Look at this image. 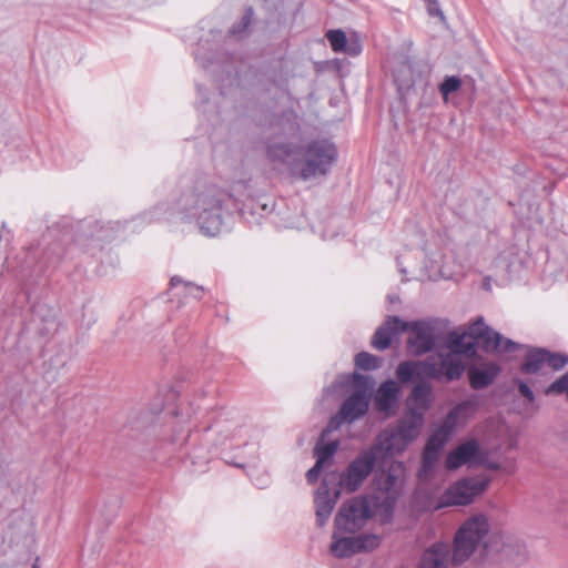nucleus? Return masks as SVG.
I'll list each match as a JSON object with an SVG mask.
<instances>
[{"mask_svg": "<svg viewBox=\"0 0 568 568\" xmlns=\"http://www.w3.org/2000/svg\"><path fill=\"white\" fill-rule=\"evenodd\" d=\"M83 241H84V240H83V237H82V236H80V235H79V236H77V239L74 240V243H72V244L68 247V250H67V254H71V253H73V252L78 248V246H79V245H81V244L83 243Z\"/></svg>", "mask_w": 568, "mask_h": 568, "instance_id": "nucleus-44", "label": "nucleus"}, {"mask_svg": "<svg viewBox=\"0 0 568 568\" xmlns=\"http://www.w3.org/2000/svg\"><path fill=\"white\" fill-rule=\"evenodd\" d=\"M433 400L432 385L427 382H420L413 387L409 394V412L420 413L424 417V413L430 408Z\"/></svg>", "mask_w": 568, "mask_h": 568, "instance_id": "nucleus-23", "label": "nucleus"}, {"mask_svg": "<svg viewBox=\"0 0 568 568\" xmlns=\"http://www.w3.org/2000/svg\"><path fill=\"white\" fill-rule=\"evenodd\" d=\"M426 2L428 14L432 17H438L440 20H444L445 17L443 11L439 8L437 0H424Z\"/></svg>", "mask_w": 568, "mask_h": 568, "instance_id": "nucleus-40", "label": "nucleus"}, {"mask_svg": "<svg viewBox=\"0 0 568 568\" xmlns=\"http://www.w3.org/2000/svg\"><path fill=\"white\" fill-rule=\"evenodd\" d=\"M369 400L371 398L361 393H352L343 402L338 413L331 418L329 427L337 428L343 423L351 424L362 418L368 412Z\"/></svg>", "mask_w": 568, "mask_h": 568, "instance_id": "nucleus-11", "label": "nucleus"}, {"mask_svg": "<svg viewBox=\"0 0 568 568\" xmlns=\"http://www.w3.org/2000/svg\"><path fill=\"white\" fill-rule=\"evenodd\" d=\"M352 378L354 385L353 393H361L363 396L371 398L374 387V381L372 377L362 375L359 373H354Z\"/></svg>", "mask_w": 568, "mask_h": 568, "instance_id": "nucleus-29", "label": "nucleus"}, {"mask_svg": "<svg viewBox=\"0 0 568 568\" xmlns=\"http://www.w3.org/2000/svg\"><path fill=\"white\" fill-rule=\"evenodd\" d=\"M379 463L372 450L363 449L339 475V488L347 493H355Z\"/></svg>", "mask_w": 568, "mask_h": 568, "instance_id": "nucleus-6", "label": "nucleus"}, {"mask_svg": "<svg viewBox=\"0 0 568 568\" xmlns=\"http://www.w3.org/2000/svg\"><path fill=\"white\" fill-rule=\"evenodd\" d=\"M231 201V193L216 184L197 182L192 189L181 194L171 210L165 204H159L150 214L144 213L124 224L111 223L110 229L123 227L135 231L138 225L165 220L195 222L202 234L215 236L221 232L225 210Z\"/></svg>", "mask_w": 568, "mask_h": 568, "instance_id": "nucleus-1", "label": "nucleus"}, {"mask_svg": "<svg viewBox=\"0 0 568 568\" xmlns=\"http://www.w3.org/2000/svg\"><path fill=\"white\" fill-rule=\"evenodd\" d=\"M519 348V344L515 343L509 338H505L503 336V341L500 342V346L497 348H486L487 352H503V353H513Z\"/></svg>", "mask_w": 568, "mask_h": 568, "instance_id": "nucleus-39", "label": "nucleus"}, {"mask_svg": "<svg viewBox=\"0 0 568 568\" xmlns=\"http://www.w3.org/2000/svg\"><path fill=\"white\" fill-rule=\"evenodd\" d=\"M348 531H339L335 528L329 546L331 554L336 558H348L357 552L369 551L379 546V537L374 534L357 536H343Z\"/></svg>", "mask_w": 568, "mask_h": 568, "instance_id": "nucleus-8", "label": "nucleus"}, {"mask_svg": "<svg viewBox=\"0 0 568 568\" xmlns=\"http://www.w3.org/2000/svg\"><path fill=\"white\" fill-rule=\"evenodd\" d=\"M448 348L453 354L474 356L476 354L475 342L467 335V333L458 334L453 332L448 335Z\"/></svg>", "mask_w": 568, "mask_h": 568, "instance_id": "nucleus-24", "label": "nucleus"}, {"mask_svg": "<svg viewBox=\"0 0 568 568\" xmlns=\"http://www.w3.org/2000/svg\"><path fill=\"white\" fill-rule=\"evenodd\" d=\"M500 367L496 363H487L480 367H470L468 378L471 388L483 389L488 387L497 378Z\"/></svg>", "mask_w": 568, "mask_h": 568, "instance_id": "nucleus-22", "label": "nucleus"}, {"mask_svg": "<svg viewBox=\"0 0 568 568\" xmlns=\"http://www.w3.org/2000/svg\"><path fill=\"white\" fill-rule=\"evenodd\" d=\"M381 358L367 352H361L355 356V366L362 371H375L381 366Z\"/></svg>", "mask_w": 568, "mask_h": 568, "instance_id": "nucleus-30", "label": "nucleus"}, {"mask_svg": "<svg viewBox=\"0 0 568 568\" xmlns=\"http://www.w3.org/2000/svg\"><path fill=\"white\" fill-rule=\"evenodd\" d=\"M196 88H197V92H199V94H200V95H202V87H201V85H197Z\"/></svg>", "mask_w": 568, "mask_h": 568, "instance_id": "nucleus-48", "label": "nucleus"}, {"mask_svg": "<svg viewBox=\"0 0 568 568\" xmlns=\"http://www.w3.org/2000/svg\"><path fill=\"white\" fill-rule=\"evenodd\" d=\"M224 430L227 433V437L240 439L245 443L247 428L244 425H235V423H231V425L227 426Z\"/></svg>", "mask_w": 568, "mask_h": 568, "instance_id": "nucleus-36", "label": "nucleus"}, {"mask_svg": "<svg viewBox=\"0 0 568 568\" xmlns=\"http://www.w3.org/2000/svg\"><path fill=\"white\" fill-rule=\"evenodd\" d=\"M476 409L477 402L475 399L463 400L448 412L438 429L450 437L458 424L459 418L468 417L469 415L474 414Z\"/></svg>", "mask_w": 568, "mask_h": 568, "instance_id": "nucleus-21", "label": "nucleus"}, {"mask_svg": "<svg viewBox=\"0 0 568 568\" xmlns=\"http://www.w3.org/2000/svg\"><path fill=\"white\" fill-rule=\"evenodd\" d=\"M406 447V445H402V439L392 427L382 430L368 449L382 463L388 457L402 453Z\"/></svg>", "mask_w": 568, "mask_h": 568, "instance_id": "nucleus-15", "label": "nucleus"}, {"mask_svg": "<svg viewBox=\"0 0 568 568\" xmlns=\"http://www.w3.org/2000/svg\"><path fill=\"white\" fill-rule=\"evenodd\" d=\"M547 356L546 358V365L551 367L555 371L564 368L568 363V356L564 354H557L551 353L549 351H546Z\"/></svg>", "mask_w": 568, "mask_h": 568, "instance_id": "nucleus-35", "label": "nucleus"}, {"mask_svg": "<svg viewBox=\"0 0 568 568\" xmlns=\"http://www.w3.org/2000/svg\"><path fill=\"white\" fill-rule=\"evenodd\" d=\"M106 239H109V235H106V233L104 231V227L101 226L100 230L95 234H92L91 241L92 242H94V241H103V240H106Z\"/></svg>", "mask_w": 568, "mask_h": 568, "instance_id": "nucleus-43", "label": "nucleus"}, {"mask_svg": "<svg viewBox=\"0 0 568 568\" xmlns=\"http://www.w3.org/2000/svg\"><path fill=\"white\" fill-rule=\"evenodd\" d=\"M483 545L487 554L510 556L513 539L500 531H491L488 517L481 513L468 517L457 529L453 540V564L467 561Z\"/></svg>", "mask_w": 568, "mask_h": 568, "instance_id": "nucleus-3", "label": "nucleus"}, {"mask_svg": "<svg viewBox=\"0 0 568 568\" xmlns=\"http://www.w3.org/2000/svg\"><path fill=\"white\" fill-rule=\"evenodd\" d=\"M297 124L293 113L283 114L274 124V132L278 135L291 136L297 132Z\"/></svg>", "mask_w": 568, "mask_h": 568, "instance_id": "nucleus-27", "label": "nucleus"}, {"mask_svg": "<svg viewBox=\"0 0 568 568\" xmlns=\"http://www.w3.org/2000/svg\"><path fill=\"white\" fill-rule=\"evenodd\" d=\"M460 85L462 81L458 77H446L439 85V92L442 93L443 98L447 100L448 95L453 92H456Z\"/></svg>", "mask_w": 568, "mask_h": 568, "instance_id": "nucleus-33", "label": "nucleus"}, {"mask_svg": "<svg viewBox=\"0 0 568 568\" xmlns=\"http://www.w3.org/2000/svg\"><path fill=\"white\" fill-rule=\"evenodd\" d=\"M519 393L528 400L534 402L535 395L531 388L523 381H517Z\"/></svg>", "mask_w": 568, "mask_h": 568, "instance_id": "nucleus-42", "label": "nucleus"}, {"mask_svg": "<svg viewBox=\"0 0 568 568\" xmlns=\"http://www.w3.org/2000/svg\"><path fill=\"white\" fill-rule=\"evenodd\" d=\"M263 210H264V211L268 210L267 204H263Z\"/></svg>", "mask_w": 568, "mask_h": 568, "instance_id": "nucleus-49", "label": "nucleus"}, {"mask_svg": "<svg viewBox=\"0 0 568 568\" xmlns=\"http://www.w3.org/2000/svg\"><path fill=\"white\" fill-rule=\"evenodd\" d=\"M545 356H547L546 349L542 348L529 352L521 365V372L524 374L537 373L544 365H546Z\"/></svg>", "mask_w": 568, "mask_h": 568, "instance_id": "nucleus-26", "label": "nucleus"}, {"mask_svg": "<svg viewBox=\"0 0 568 568\" xmlns=\"http://www.w3.org/2000/svg\"><path fill=\"white\" fill-rule=\"evenodd\" d=\"M267 158L276 166H283L303 181L326 175L337 159V149L327 139H317L306 145L288 142H271Z\"/></svg>", "mask_w": 568, "mask_h": 568, "instance_id": "nucleus-2", "label": "nucleus"}, {"mask_svg": "<svg viewBox=\"0 0 568 568\" xmlns=\"http://www.w3.org/2000/svg\"><path fill=\"white\" fill-rule=\"evenodd\" d=\"M485 466L487 469H490V470H498L499 469V464L496 463V462H488L487 460V454L485 453V464L483 465Z\"/></svg>", "mask_w": 568, "mask_h": 568, "instance_id": "nucleus-45", "label": "nucleus"}, {"mask_svg": "<svg viewBox=\"0 0 568 568\" xmlns=\"http://www.w3.org/2000/svg\"><path fill=\"white\" fill-rule=\"evenodd\" d=\"M342 488L339 486L328 487V478L325 477L317 488L314 504L316 508V521L320 527H323L332 515V511L339 498Z\"/></svg>", "mask_w": 568, "mask_h": 568, "instance_id": "nucleus-13", "label": "nucleus"}, {"mask_svg": "<svg viewBox=\"0 0 568 568\" xmlns=\"http://www.w3.org/2000/svg\"><path fill=\"white\" fill-rule=\"evenodd\" d=\"M326 39L328 40L334 52H342L351 57H356L362 52L363 49L362 43L356 36L348 39L345 32L341 29L327 31Z\"/></svg>", "mask_w": 568, "mask_h": 568, "instance_id": "nucleus-19", "label": "nucleus"}, {"mask_svg": "<svg viewBox=\"0 0 568 568\" xmlns=\"http://www.w3.org/2000/svg\"><path fill=\"white\" fill-rule=\"evenodd\" d=\"M412 73V70L408 65H405L400 70L397 71V73L395 74V82L397 83L398 85V90L402 91V90H405V89H409L412 85H413V79L409 77V79H402V73Z\"/></svg>", "mask_w": 568, "mask_h": 568, "instance_id": "nucleus-37", "label": "nucleus"}, {"mask_svg": "<svg viewBox=\"0 0 568 568\" xmlns=\"http://www.w3.org/2000/svg\"><path fill=\"white\" fill-rule=\"evenodd\" d=\"M486 478H463L450 485L439 497L437 508L450 506H466L473 503L476 496L480 495L488 487Z\"/></svg>", "mask_w": 568, "mask_h": 568, "instance_id": "nucleus-7", "label": "nucleus"}, {"mask_svg": "<svg viewBox=\"0 0 568 568\" xmlns=\"http://www.w3.org/2000/svg\"><path fill=\"white\" fill-rule=\"evenodd\" d=\"M466 333L476 346L483 344L485 351L499 347L503 341V335L487 326L481 317L471 323Z\"/></svg>", "mask_w": 568, "mask_h": 568, "instance_id": "nucleus-17", "label": "nucleus"}, {"mask_svg": "<svg viewBox=\"0 0 568 568\" xmlns=\"http://www.w3.org/2000/svg\"><path fill=\"white\" fill-rule=\"evenodd\" d=\"M485 464V452L480 448L477 439L470 438L459 444L449 452L445 459V467L448 470H456L464 465L468 467L481 466Z\"/></svg>", "mask_w": 568, "mask_h": 568, "instance_id": "nucleus-10", "label": "nucleus"}, {"mask_svg": "<svg viewBox=\"0 0 568 568\" xmlns=\"http://www.w3.org/2000/svg\"><path fill=\"white\" fill-rule=\"evenodd\" d=\"M399 387L393 379L383 382L375 395V407L379 413L390 416L394 413V406L398 400Z\"/></svg>", "mask_w": 568, "mask_h": 568, "instance_id": "nucleus-18", "label": "nucleus"}, {"mask_svg": "<svg viewBox=\"0 0 568 568\" xmlns=\"http://www.w3.org/2000/svg\"><path fill=\"white\" fill-rule=\"evenodd\" d=\"M252 16H253V9L252 8H247L245 10V13L243 14L242 17V20H241V23L239 26H234L232 29H231V33L233 36H236V34H240L242 31L246 30L247 27L250 26L251 23V20H252Z\"/></svg>", "mask_w": 568, "mask_h": 568, "instance_id": "nucleus-38", "label": "nucleus"}, {"mask_svg": "<svg viewBox=\"0 0 568 568\" xmlns=\"http://www.w3.org/2000/svg\"><path fill=\"white\" fill-rule=\"evenodd\" d=\"M408 328V323L402 321L398 316H389L386 322L377 328L373 338L372 346L378 351L389 347L392 338Z\"/></svg>", "mask_w": 568, "mask_h": 568, "instance_id": "nucleus-16", "label": "nucleus"}, {"mask_svg": "<svg viewBox=\"0 0 568 568\" xmlns=\"http://www.w3.org/2000/svg\"><path fill=\"white\" fill-rule=\"evenodd\" d=\"M407 331L412 335L407 339V346L414 355H423L433 351L435 346V332L430 323L424 321L407 322Z\"/></svg>", "mask_w": 568, "mask_h": 568, "instance_id": "nucleus-12", "label": "nucleus"}, {"mask_svg": "<svg viewBox=\"0 0 568 568\" xmlns=\"http://www.w3.org/2000/svg\"><path fill=\"white\" fill-rule=\"evenodd\" d=\"M453 562V547L437 540L426 547L419 558L417 568H449Z\"/></svg>", "mask_w": 568, "mask_h": 568, "instance_id": "nucleus-14", "label": "nucleus"}, {"mask_svg": "<svg viewBox=\"0 0 568 568\" xmlns=\"http://www.w3.org/2000/svg\"><path fill=\"white\" fill-rule=\"evenodd\" d=\"M424 417L420 413L409 412L407 416L399 419L393 427L402 439V445L408 446L419 435Z\"/></svg>", "mask_w": 568, "mask_h": 568, "instance_id": "nucleus-20", "label": "nucleus"}, {"mask_svg": "<svg viewBox=\"0 0 568 568\" xmlns=\"http://www.w3.org/2000/svg\"><path fill=\"white\" fill-rule=\"evenodd\" d=\"M324 465L316 460L315 465L306 473V479L310 484H314L323 469Z\"/></svg>", "mask_w": 568, "mask_h": 568, "instance_id": "nucleus-41", "label": "nucleus"}, {"mask_svg": "<svg viewBox=\"0 0 568 568\" xmlns=\"http://www.w3.org/2000/svg\"><path fill=\"white\" fill-rule=\"evenodd\" d=\"M443 376L448 381L453 382L459 379L464 373V365L460 359L455 357L453 354H446L442 356Z\"/></svg>", "mask_w": 568, "mask_h": 568, "instance_id": "nucleus-25", "label": "nucleus"}, {"mask_svg": "<svg viewBox=\"0 0 568 568\" xmlns=\"http://www.w3.org/2000/svg\"><path fill=\"white\" fill-rule=\"evenodd\" d=\"M442 356L443 354H438L437 357L430 356L425 361L402 362L396 368V376L403 384L412 382L414 377L439 379L443 377Z\"/></svg>", "mask_w": 568, "mask_h": 568, "instance_id": "nucleus-9", "label": "nucleus"}, {"mask_svg": "<svg viewBox=\"0 0 568 568\" xmlns=\"http://www.w3.org/2000/svg\"><path fill=\"white\" fill-rule=\"evenodd\" d=\"M171 286L176 287L178 285H183L186 294H190L196 300H200L203 295L204 288L202 286L195 285L191 282H184L180 276H173L171 278Z\"/></svg>", "mask_w": 568, "mask_h": 568, "instance_id": "nucleus-32", "label": "nucleus"}, {"mask_svg": "<svg viewBox=\"0 0 568 568\" xmlns=\"http://www.w3.org/2000/svg\"><path fill=\"white\" fill-rule=\"evenodd\" d=\"M439 457V452L436 450H429L427 448H424L423 455H422V468L418 471L419 478L426 477L435 467L437 460Z\"/></svg>", "mask_w": 568, "mask_h": 568, "instance_id": "nucleus-31", "label": "nucleus"}, {"mask_svg": "<svg viewBox=\"0 0 568 568\" xmlns=\"http://www.w3.org/2000/svg\"><path fill=\"white\" fill-rule=\"evenodd\" d=\"M32 568H39L38 564H37V562H34V564H33V566H32Z\"/></svg>", "mask_w": 568, "mask_h": 568, "instance_id": "nucleus-50", "label": "nucleus"}, {"mask_svg": "<svg viewBox=\"0 0 568 568\" xmlns=\"http://www.w3.org/2000/svg\"><path fill=\"white\" fill-rule=\"evenodd\" d=\"M338 446L339 443L337 440H332L323 445L318 443L314 448L316 460L320 462V464L325 465L336 454Z\"/></svg>", "mask_w": 568, "mask_h": 568, "instance_id": "nucleus-28", "label": "nucleus"}, {"mask_svg": "<svg viewBox=\"0 0 568 568\" xmlns=\"http://www.w3.org/2000/svg\"><path fill=\"white\" fill-rule=\"evenodd\" d=\"M373 516L374 509L369 498L366 496L354 497L339 507L334 525L337 530L348 531L353 535L361 530Z\"/></svg>", "mask_w": 568, "mask_h": 568, "instance_id": "nucleus-5", "label": "nucleus"}, {"mask_svg": "<svg viewBox=\"0 0 568 568\" xmlns=\"http://www.w3.org/2000/svg\"><path fill=\"white\" fill-rule=\"evenodd\" d=\"M448 439L449 437L437 428V430L428 438L425 448L440 453Z\"/></svg>", "mask_w": 568, "mask_h": 568, "instance_id": "nucleus-34", "label": "nucleus"}, {"mask_svg": "<svg viewBox=\"0 0 568 568\" xmlns=\"http://www.w3.org/2000/svg\"><path fill=\"white\" fill-rule=\"evenodd\" d=\"M231 196L233 197V195H232V194H231ZM231 203L233 204V206H236V203H234V200H233V199H232V201H231L227 205H230ZM227 210H229V206H226L225 212H226Z\"/></svg>", "mask_w": 568, "mask_h": 568, "instance_id": "nucleus-47", "label": "nucleus"}, {"mask_svg": "<svg viewBox=\"0 0 568 568\" xmlns=\"http://www.w3.org/2000/svg\"><path fill=\"white\" fill-rule=\"evenodd\" d=\"M54 252H55V248H50V250L45 253L48 261H49L50 263H52V264H54V263H55V261H52V260H51L50 254H51V253H54Z\"/></svg>", "mask_w": 568, "mask_h": 568, "instance_id": "nucleus-46", "label": "nucleus"}, {"mask_svg": "<svg viewBox=\"0 0 568 568\" xmlns=\"http://www.w3.org/2000/svg\"><path fill=\"white\" fill-rule=\"evenodd\" d=\"M405 467L400 462H392L387 469L377 471L373 479L372 503L385 516H392L402 494Z\"/></svg>", "mask_w": 568, "mask_h": 568, "instance_id": "nucleus-4", "label": "nucleus"}]
</instances>
